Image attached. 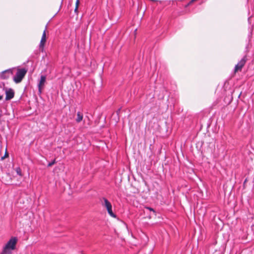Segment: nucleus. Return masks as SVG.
Returning <instances> with one entry per match:
<instances>
[{
  "mask_svg": "<svg viewBox=\"0 0 254 254\" xmlns=\"http://www.w3.org/2000/svg\"><path fill=\"white\" fill-rule=\"evenodd\" d=\"M145 209H147V210H150L151 211H152L153 214H155V211L153 208H152L151 207H146Z\"/></svg>",
  "mask_w": 254,
  "mask_h": 254,
  "instance_id": "obj_11",
  "label": "nucleus"
},
{
  "mask_svg": "<svg viewBox=\"0 0 254 254\" xmlns=\"http://www.w3.org/2000/svg\"><path fill=\"white\" fill-rule=\"evenodd\" d=\"M79 4V0H76L75 6L78 7Z\"/></svg>",
  "mask_w": 254,
  "mask_h": 254,
  "instance_id": "obj_13",
  "label": "nucleus"
},
{
  "mask_svg": "<svg viewBox=\"0 0 254 254\" xmlns=\"http://www.w3.org/2000/svg\"><path fill=\"white\" fill-rule=\"evenodd\" d=\"M150 1H158V0H150Z\"/></svg>",
  "mask_w": 254,
  "mask_h": 254,
  "instance_id": "obj_16",
  "label": "nucleus"
},
{
  "mask_svg": "<svg viewBox=\"0 0 254 254\" xmlns=\"http://www.w3.org/2000/svg\"><path fill=\"white\" fill-rule=\"evenodd\" d=\"M8 156V153L7 152H6L5 153L4 156L2 157L1 159H3L4 158V157H5Z\"/></svg>",
  "mask_w": 254,
  "mask_h": 254,
  "instance_id": "obj_14",
  "label": "nucleus"
},
{
  "mask_svg": "<svg viewBox=\"0 0 254 254\" xmlns=\"http://www.w3.org/2000/svg\"><path fill=\"white\" fill-rule=\"evenodd\" d=\"M78 7H77V6H75V9H74V11H75V12L77 11Z\"/></svg>",
  "mask_w": 254,
  "mask_h": 254,
  "instance_id": "obj_15",
  "label": "nucleus"
},
{
  "mask_svg": "<svg viewBox=\"0 0 254 254\" xmlns=\"http://www.w3.org/2000/svg\"><path fill=\"white\" fill-rule=\"evenodd\" d=\"M15 170L18 175L20 176V177H22L23 176L21 169H20V167H16Z\"/></svg>",
  "mask_w": 254,
  "mask_h": 254,
  "instance_id": "obj_10",
  "label": "nucleus"
},
{
  "mask_svg": "<svg viewBox=\"0 0 254 254\" xmlns=\"http://www.w3.org/2000/svg\"><path fill=\"white\" fill-rule=\"evenodd\" d=\"M2 99V96L0 95V100Z\"/></svg>",
  "mask_w": 254,
  "mask_h": 254,
  "instance_id": "obj_17",
  "label": "nucleus"
},
{
  "mask_svg": "<svg viewBox=\"0 0 254 254\" xmlns=\"http://www.w3.org/2000/svg\"><path fill=\"white\" fill-rule=\"evenodd\" d=\"M5 100H10L14 97V92L11 88L6 89L5 91Z\"/></svg>",
  "mask_w": 254,
  "mask_h": 254,
  "instance_id": "obj_6",
  "label": "nucleus"
},
{
  "mask_svg": "<svg viewBox=\"0 0 254 254\" xmlns=\"http://www.w3.org/2000/svg\"><path fill=\"white\" fill-rule=\"evenodd\" d=\"M100 201L102 205L106 208L108 214L112 217L116 218V215L114 214L112 211V206L110 202L108 200L105 198L102 197L100 199Z\"/></svg>",
  "mask_w": 254,
  "mask_h": 254,
  "instance_id": "obj_3",
  "label": "nucleus"
},
{
  "mask_svg": "<svg viewBox=\"0 0 254 254\" xmlns=\"http://www.w3.org/2000/svg\"><path fill=\"white\" fill-rule=\"evenodd\" d=\"M27 71V69L25 68H18L16 69L15 75L13 78L14 82L16 83H20L25 76Z\"/></svg>",
  "mask_w": 254,
  "mask_h": 254,
  "instance_id": "obj_2",
  "label": "nucleus"
},
{
  "mask_svg": "<svg viewBox=\"0 0 254 254\" xmlns=\"http://www.w3.org/2000/svg\"><path fill=\"white\" fill-rule=\"evenodd\" d=\"M46 76L45 75H41L40 77V80L38 84L39 90L41 92V89L43 87L44 83L46 81Z\"/></svg>",
  "mask_w": 254,
  "mask_h": 254,
  "instance_id": "obj_8",
  "label": "nucleus"
},
{
  "mask_svg": "<svg viewBox=\"0 0 254 254\" xmlns=\"http://www.w3.org/2000/svg\"><path fill=\"white\" fill-rule=\"evenodd\" d=\"M83 119V114L80 113V112H78L77 113V118L76 119V122L77 123L80 122Z\"/></svg>",
  "mask_w": 254,
  "mask_h": 254,
  "instance_id": "obj_9",
  "label": "nucleus"
},
{
  "mask_svg": "<svg viewBox=\"0 0 254 254\" xmlns=\"http://www.w3.org/2000/svg\"><path fill=\"white\" fill-rule=\"evenodd\" d=\"M17 241L16 237H11L3 247L0 254H12L13 251L16 249Z\"/></svg>",
  "mask_w": 254,
  "mask_h": 254,
  "instance_id": "obj_1",
  "label": "nucleus"
},
{
  "mask_svg": "<svg viewBox=\"0 0 254 254\" xmlns=\"http://www.w3.org/2000/svg\"><path fill=\"white\" fill-rule=\"evenodd\" d=\"M56 163V161H55V160H54L53 161L50 162L48 164V167H51L52 166V165H53L54 164H55Z\"/></svg>",
  "mask_w": 254,
  "mask_h": 254,
  "instance_id": "obj_12",
  "label": "nucleus"
},
{
  "mask_svg": "<svg viewBox=\"0 0 254 254\" xmlns=\"http://www.w3.org/2000/svg\"><path fill=\"white\" fill-rule=\"evenodd\" d=\"M12 74V70L9 69L1 72L0 77L2 79H7Z\"/></svg>",
  "mask_w": 254,
  "mask_h": 254,
  "instance_id": "obj_7",
  "label": "nucleus"
},
{
  "mask_svg": "<svg viewBox=\"0 0 254 254\" xmlns=\"http://www.w3.org/2000/svg\"><path fill=\"white\" fill-rule=\"evenodd\" d=\"M46 30H47V27L45 28V29L44 30L43 33L42 38H41V39L40 41V43L39 44V47L40 49H42V51L44 49V47L45 46V43L46 42Z\"/></svg>",
  "mask_w": 254,
  "mask_h": 254,
  "instance_id": "obj_5",
  "label": "nucleus"
},
{
  "mask_svg": "<svg viewBox=\"0 0 254 254\" xmlns=\"http://www.w3.org/2000/svg\"><path fill=\"white\" fill-rule=\"evenodd\" d=\"M247 61V56H245L240 61L238 64L235 66V71L236 72L238 70H241L245 64L246 61Z\"/></svg>",
  "mask_w": 254,
  "mask_h": 254,
  "instance_id": "obj_4",
  "label": "nucleus"
}]
</instances>
